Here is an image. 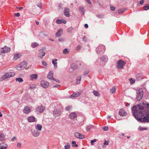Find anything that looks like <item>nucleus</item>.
<instances>
[{
    "label": "nucleus",
    "mask_w": 149,
    "mask_h": 149,
    "mask_svg": "<svg viewBox=\"0 0 149 149\" xmlns=\"http://www.w3.org/2000/svg\"><path fill=\"white\" fill-rule=\"evenodd\" d=\"M58 40L59 42H62L63 40V38H59Z\"/></svg>",
    "instance_id": "nucleus-62"
},
{
    "label": "nucleus",
    "mask_w": 149,
    "mask_h": 149,
    "mask_svg": "<svg viewBox=\"0 0 149 149\" xmlns=\"http://www.w3.org/2000/svg\"><path fill=\"white\" fill-rule=\"evenodd\" d=\"M105 47L103 45L99 46L96 49V52L98 55L101 54L105 51Z\"/></svg>",
    "instance_id": "nucleus-2"
},
{
    "label": "nucleus",
    "mask_w": 149,
    "mask_h": 149,
    "mask_svg": "<svg viewBox=\"0 0 149 149\" xmlns=\"http://www.w3.org/2000/svg\"><path fill=\"white\" fill-rule=\"evenodd\" d=\"M32 109L31 107L29 106H26L24 107L23 110V112L25 114L29 113Z\"/></svg>",
    "instance_id": "nucleus-9"
},
{
    "label": "nucleus",
    "mask_w": 149,
    "mask_h": 149,
    "mask_svg": "<svg viewBox=\"0 0 149 149\" xmlns=\"http://www.w3.org/2000/svg\"><path fill=\"white\" fill-rule=\"evenodd\" d=\"M38 45V44L37 42H33L31 44V46L33 48H35Z\"/></svg>",
    "instance_id": "nucleus-32"
},
{
    "label": "nucleus",
    "mask_w": 149,
    "mask_h": 149,
    "mask_svg": "<svg viewBox=\"0 0 149 149\" xmlns=\"http://www.w3.org/2000/svg\"><path fill=\"white\" fill-rule=\"evenodd\" d=\"M27 63L26 61H23L20 64L16 67V69L18 70H20L24 69L27 66Z\"/></svg>",
    "instance_id": "nucleus-4"
},
{
    "label": "nucleus",
    "mask_w": 149,
    "mask_h": 149,
    "mask_svg": "<svg viewBox=\"0 0 149 149\" xmlns=\"http://www.w3.org/2000/svg\"><path fill=\"white\" fill-rule=\"evenodd\" d=\"M97 141V140L96 139H94L93 140H92L91 141V143L92 145H94V142H96Z\"/></svg>",
    "instance_id": "nucleus-44"
},
{
    "label": "nucleus",
    "mask_w": 149,
    "mask_h": 149,
    "mask_svg": "<svg viewBox=\"0 0 149 149\" xmlns=\"http://www.w3.org/2000/svg\"><path fill=\"white\" fill-rule=\"evenodd\" d=\"M81 48V46L80 45H78L76 47V50H80Z\"/></svg>",
    "instance_id": "nucleus-49"
},
{
    "label": "nucleus",
    "mask_w": 149,
    "mask_h": 149,
    "mask_svg": "<svg viewBox=\"0 0 149 149\" xmlns=\"http://www.w3.org/2000/svg\"><path fill=\"white\" fill-rule=\"evenodd\" d=\"M15 75L14 72H8L5 74L0 79V81H2L6 79L14 77Z\"/></svg>",
    "instance_id": "nucleus-3"
},
{
    "label": "nucleus",
    "mask_w": 149,
    "mask_h": 149,
    "mask_svg": "<svg viewBox=\"0 0 149 149\" xmlns=\"http://www.w3.org/2000/svg\"><path fill=\"white\" fill-rule=\"evenodd\" d=\"M111 10L113 11L115 10V8L114 6H112L110 7Z\"/></svg>",
    "instance_id": "nucleus-56"
},
{
    "label": "nucleus",
    "mask_w": 149,
    "mask_h": 149,
    "mask_svg": "<svg viewBox=\"0 0 149 149\" xmlns=\"http://www.w3.org/2000/svg\"><path fill=\"white\" fill-rule=\"evenodd\" d=\"M79 11H81V12H82L83 14H84V8L83 7H81L79 8Z\"/></svg>",
    "instance_id": "nucleus-38"
},
{
    "label": "nucleus",
    "mask_w": 149,
    "mask_h": 149,
    "mask_svg": "<svg viewBox=\"0 0 149 149\" xmlns=\"http://www.w3.org/2000/svg\"><path fill=\"white\" fill-rule=\"evenodd\" d=\"M72 143L73 145H75V146L73 145V146L74 147L75 146V147H77L78 145L77 144H76V142L75 141H72Z\"/></svg>",
    "instance_id": "nucleus-47"
},
{
    "label": "nucleus",
    "mask_w": 149,
    "mask_h": 149,
    "mask_svg": "<svg viewBox=\"0 0 149 149\" xmlns=\"http://www.w3.org/2000/svg\"><path fill=\"white\" fill-rule=\"evenodd\" d=\"M91 0H86V1L89 4H91V2L90 1Z\"/></svg>",
    "instance_id": "nucleus-57"
},
{
    "label": "nucleus",
    "mask_w": 149,
    "mask_h": 149,
    "mask_svg": "<svg viewBox=\"0 0 149 149\" xmlns=\"http://www.w3.org/2000/svg\"><path fill=\"white\" fill-rule=\"evenodd\" d=\"M84 26L85 28H87L88 27V24H85Z\"/></svg>",
    "instance_id": "nucleus-63"
},
{
    "label": "nucleus",
    "mask_w": 149,
    "mask_h": 149,
    "mask_svg": "<svg viewBox=\"0 0 149 149\" xmlns=\"http://www.w3.org/2000/svg\"><path fill=\"white\" fill-rule=\"evenodd\" d=\"M63 33L62 29L58 30L56 34V36L57 37H59L62 35Z\"/></svg>",
    "instance_id": "nucleus-20"
},
{
    "label": "nucleus",
    "mask_w": 149,
    "mask_h": 149,
    "mask_svg": "<svg viewBox=\"0 0 149 149\" xmlns=\"http://www.w3.org/2000/svg\"><path fill=\"white\" fill-rule=\"evenodd\" d=\"M119 114L122 116H126L127 113L123 109L120 110L119 112Z\"/></svg>",
    "instance_id": "nucleus-16"
},
{
    "label": "nucleus",
    "mask_w": 149,
    "mask_h": 149,
    "mask_svg": "<svg viewBox=\"0 0 149 149\" xmlns=\"http://www.w3.org/2000/svg\"><path fill=\"white\" fill-rule=\"evenodd\" d=\"M66 21L65 20H62V23H63L64 24H66Z\"/></svg>",
    "instance_id": "nucleus-61"
},
{
    "label": "nucleus",
    "mask_w": 149,
    "mask_h": 149,
    "mask_svg": "<svg viewBox=\"0 0 149 149\" xmlns=\"http://www.w3.org/2000/svg\"><path fill=\"white\" fill-rule=\"evenodd\" d=\"M10 50V48L7 46H5L4 47L1 48V53H5L9 52Z\"/></svg>",
    "instance_id": "nucleus-10"
},
{
    "label": "nucleus",
    "mask_w": 149,
    "mask_h": 149,
    "mask_svg": "<svg viewBox=\"0 0 149 149\" xmlns=\"http://www.w3.org/2000/svg\"><path fill=\"white\" fill-rule=\"evenodd\" d=\"M131 84H133L134 82L135 79H130V80Z\"/></svg>",
    "instance_id": "nucleus-43"
},
{
    "label": "nucleus",
    "mask_w": 149,
    "mask_h": 149,
    "mask_svg": "<svg viewBox=\"0 0 149 149\" xmlns=\"http://www.w3.org/2000/svg\"><path fill=\"white\" fill-rule=\"evenodd\" d=\"M92 126L91 125H87L86 126V130L87 131H88L89 130H90L92 127Z\"/></svg>",
    "instance_id": "nucleus-36"
},
{
    "label": "nucleus",
    "mask_w": 149,
    "mask_h": 149,
    "mask_svg": "<svg viewBox=\"0 0 149 149\" xmlns=\"http://www.w3.org/2000/svg\"><path fill=\"white\" fill-rule=\"evenodd\" d=\"M35 127L36 130L38 131H41L42 130V125L40 124H37L35 126Z\"/></svg>",
    "instance_id": "nucleus-21"
},
{
    "label": "nucleus",
    "mask_w": 149,
    "mask_h": 149,
    "mask_svg": "<svg viewBox=\"0 0 149 149\" xmlns=\"http://www.w3.org/2000/svg\"><path fill=\"white\" fill-rule=\"evenodd\" d=\"M57 61V60L56 59L53 60L52 61V63L53 64H54V63H55L56 62H56Z\"/></svg>",
    "instance_id": "nucleus-54"
},
{
    "label": "nucleus",
    "mask_w": 149,
    "mask_h": 149,
    "mask_svg": "<svg viewBox=\"0 0 149 149\" xmlns=\"http://www.w3.org/2000/svg\"><path fill=\"white\" fill-rule=\"evenodd\" d=\"M72 108V107L71 106L69 105L65 107V109L67 111H69Z\"/></svg>",
    "instance_id": "nucleus-39"
},
{
    "label": "nucleus",
    "mask_w": 149,
    "mask_h": 149,
    "mask_svg": "<svg viewBox=\"0 0 149 149\" xmlns=\"http://www.w3.org/2000/svg\"><path fill=\"white\" fill-rule=\"evenodd\" d=\"M38 75L37 74H34L31 75L30 76V78L31 80H33L34 79H36L38 78Z\"/></svg>",
    "instance_id": "nucleus-19"
},
{
    "label": "nucleus",
    "mask_w": 149,
    "mask_h": 149,
    "mask_svg": "<svg viewBox=\"0 0 149 149\" xmlns=\"http://www.w3.org/2000/svg\"><path fill=\"white\" fill-rule=\"evenodd\" d=\"M89 72L90 71L89 70H87L86 71L84 72L83 74V75H84L85 76H88Z\"/></svg>",
    "instance_id": "nucleus-40"
},
{
    "label": "nucleus",
    "mask_w": 149,
    "mask_h": 149,
    "mask_svg": "<svg viewBox=\"0 0 149 149\" xmlns=\"http://www.w3.org/2000/svg\"><path fill=\"white\" fill-rule=\"evenodd\" d=\"M17 8H18L19 10H21L23 8L22 7H17Z\"/></svg>",
    "instance_id": "nucleus-64"
},
{
    "label": "nucleus",
    "mask_w": 149,
    "mask_h": 149,
    "mask_svg": "<svg viewBox=\"0 0 149 149\" xmlns=\"http://www.w3.org/2000/svg\"><path fill=\"white\" fill-rule=\"evenodd\" d=\"M65 149H69L70 148V145L69 144L67 143H66L64 146Z\"/></svg>",
    "instance_id": "nucleus-35"
},
{
    "label": "nucleus",
    "mask_w": 149,
    "mask_h": 149,
    "mask_svg": "<svg viewBox=\"0 0 149 149\" xmlns=\"http://www.w3.org/2000/svg\"><path fill=\"white\" fill-rule=\"evenodd\" d=\"M16 81H18L19 82H22L23 81V79L21 77L17 78L15 79Z\"/></svg>",
    "instance_id": "nucleus-37"
},
{
    "label": "nucleus",
    "mask_w": 149,
    "mask_h": 149,
    "mask_svg": "<svg viewBox=\"0 0 149 149\" xmlns=\"http://www.w3.org/2000/svg\"><path fill=\"white\" fill-rule=\"evenodd\" d=\"M135 118L141 122H149V104L140 103L134 106L132 109Z\"/></svg>",
    "instance_id": "nucleus-1"
},
{
    "label": "nucleus",
    "mask_w": 149,
    "mask_h": 149,
    "mask_svg": "<svg viewBox=\"0 0 149 149\" xmlns=\"http://www.w3.org/2000/svg\"><path fill=\"white\" fill-rule=\"evenodd\" d=\"M41 86L45 88H47L49 86V83L46 81H41Z\"/></svg>",
    "instance_id": "nucleus-13"
},
{
    "label": "nucleus",
    "mask_w": 149,
    "mask_h": 149,
    "mask_svg": "<svg viewBox=\"0 0 149 149\" xmlns=\"http://www.w3.org/2000/svg\"><path fill=\"white\" fill-rule=\"evenodd\" d=\"M73 29V28L71 27L69 28L68 30V32H70Z\"/></svg>",
    "instance_id": "nucleus-48"
},
{
    "label": "nucleus",
    "mask_w": 149,
    "mask_h": 149,
    "mask_svg": "<svg viewBox=\"0 0 149 149\" xmlns=\"http://www.w3.org/2000/svg\"><path fill=\"white\" fill-rule=\"evenodd\" d=\"M116 88L115 86L113 87L112 88L110 89V92L112 93H114L116 92Z\"/></svg>",
    "instance_id": "nucleus-31"
},
{
    "label": "nucleus",
    "mask_w": 149,
    "mask_h": 149,
    "mask_svg": "<svg viewBox=\"0 0 149 149\" xmlns=\"http://www.w3.org/2000/svg\"><path fill=\"white\" fill-rule=\"evenodd\" d=\"M21 55L19 54H15L14 55L13 59L14 60H16L18 59L20 56Z\"/></svg>",
    "instance_id": "nucleus-27"
},
{
    "label": "nucleus",
    "mask_w": 149,
    "mask_h": 149,
    "mask_svg": "<svg viewBox=\"0 0 149 149\" xmlns=\"http://www.w3.org/2000/svg\"><path fill=\"white\" fill-rule=\"evenodd\" d=\"M81 79V77H78L76 79V83L77 84H79L80 83V81Z\"/></svg>",
    "instance_id": "nucleus-33"
},
{
    "label": "nucleus",
    "mask_w": 149,
    "mask_h": 149,
    "mask_svg": "<svg viewBox=\"0 0 149 149\" xmlns=\"http://www.w3.org/2000/svg\"><path fill=\"white\" fill-rule=\"evenodd\" d=\"M53 72L52 71H50L47 75V77L48 79L51 80H55L54 78L53 77Z\"/></svg>",
    "instance_id": "nucleus-15"
},
{
    "label": "nucleus",
    "mask_w": 149,
    "mask_h": 149,
    "mask_svg": "<svg viewBox=\"0 0 149 149\" xmlns=\"http://www.w3.org/2000/svg\"><path fill=\"white\" fill-rule=\"evenodd\" d=\"M54 68L55 69H56L57 68V62H56L54 64Z\"/></svg>",
    "instance_id": "nucleus-53"
},
{
    "label": "nucleus",
    "mask_w": 149,
    "mask_h": 149,
    "mask_svg": "<svg viewBox=\"0 0 149 149\" xmlns=\"http://www.w3.org/2000/svg\"><path fill=\"white\" fill-rule=\"evenodd\" d=\"M47 35L43 32H41L39 34V36L41 38H44L47 36Z\"/></svg>",
    "instance_id": "nucleus-26"
},
{
    "label": "nucleus",
    "mask_w": 149,
    "mask_h": 149,
    "mask_svg": "<svg viewBox=\"0 0 149 149\" xmlns=\"http://www.w3.org/2000/svg\"><path fill=\"white\" fill-rule=\"evenodd\" d=\"M5 139V136L3 133L0 134V140L3 141Z\"/></svg>",
    "instance_id": "nucleus-28"
},
{
    "label": "nucleus",
    "mask_w": 149,
    "mask_h": 149,
    "mask_svg": "<svg viewBox=\"0 0 149 149\" xmlns=\"http://www.w3.org/2000/svg\"><path fill=\"white\" fill-rule=\"evenodd\" d=\"M76 117V114L74 112L72 113L69 115V117L71 119H74Z\"/></svg>",
    "instance_id": "nucleus-22"
},
{
    "label": "nucleus",
    "mask_w": 149,
    "mask_h": 149,
    "mask_svg": "<svg viewBox=\"0 0 149 149\" xmlns=\"http://www.w3.org/2000/svg\"><path fill=\"white\" fill-rule=\"evenodd\" d=\"M31 132L33 136L34 137H37L40 134L39 132L34 130H31Z\"/></svg>",
    "instance_id": "nucleus-14"
},
{
    "label": "nucleus",
    "mask_w": 149,
    "mask_h": 149,
    "mask_svg": "<svg viewBox=\"0 0 149 149\" xmlns=\"http://www.w3.org/2000/svg\"><path fill=\"white\" fill-rule=\"evenodd\" d=\"M147 129L148 128L146 127H142L141 126H139L138 127V130L140 131H143L147 130Z\"/></svg>",
    "instance_id": "nucleus-34"
},
{
    "label": "nucleus",
    "mask_w": 149,
    "mask_h": 149,
    "mask_svg": "<svg viewBox=\"0 0 149 149\" xmlns=\"http://www.w3.org/2000/svg\"><path fill=\"white\" fill-rule=\"evenodd\" d=\"M21 144L20 143H18L17 144V147H20L21 146Z\"/></svg>",
    "instance_id": "nucleus-58"
},
{
    "label": "nucleus",
    "mask_w": 149,
    "mask_h": 149,
    "mask_svg": "<svg viewBox=\"0 0 149 149\" xmlns=\"http://www.w3.org/2000/svg\"><path fill=\"white\" fill-rule=\"evenodd\" d=\"M104 144L106 145H108L109 144V143L108 141L105 140L104 142Z\"/></svg>",
    "instance_id": "nucleus-52"
},
{
    "label": "nucleus",
    "mask_w": 149,
    "mask_h": 149,
    "mask_svg": "<svg viewBox=\"0 0 149 149\" xmlns=\"http://www.w3.org/2000/svg\"><path fill=\"white\" fill-rule=\"evenodd\" d=\"M80 94V93L79 92L74 93L70 96V97L71 98L76 97L79 96Z\"/></svg>",
    "instance_id": "nucleus-23"
},
{
    "label": "nucleus",
    "mask_w": 149,
    "mask_h": 149,
    "mask_svg": "<svg viewBox=\"0 0 149 149\" xmlns=\"http://www.w3.org/2000/svg\"><path fill=\"white\" fill-rule=\"evenodd\" d=\"M45 53L43 51L42 49H40L39 50V53L38 54V57L42 58L45 55Z\"/></svg>",
    "instance_id": "nucleus-11"
},
{
    "label": "nucleus",
    "mask_w": 149,
    "mask_h": 149,
    "mask_svg": "<svg viewBox=\"0 0 149 149\" xmlns=\"http://www.w3.org/2000/svg\"><path fill=\"white\" fill-rule=\"evenodd\" d=\"M27 120L29 122H33L35 121V118L33 116H30L28 118Z\"/></svg>",
    "instance_id": "nucleus-17"
},
{
    "label": "nucleus",
    "mask_w": 149,
    "mask_h": 149,
    "mask_svg": "<svg viewBox=\"0 0 149 149\" xmlns=\"http://www.w3.org/2000/svg\"><path fill=\"white\" fill-rule=\"evenodd\" d=\"M16 137L15 136H14L11 139V141H14L15 140H16Z\"/></svg>",
    "instance_id": "nucleus-55"
},
{
    "label": "nucleus",
    "mask_w": 149,
    "mask_h": 149,
    "mask_svg": "<svg viewBox=\"0 0 149 149\" xmlns=\"http://www.w3.org/2000/svg\"><path fill=\"white\" fill-rule=\"evenodd\" d=\"M125 64V63L122 60H119L117 62L116 67L119 69H123Z\"/></svg>",
    "instance_id": "nucleus-5"
},
{
    "label": "nucleus",
    "mask_w": 149,
    "mask_h": 149,
    "mask_svg": "<svg viewBox=\"0 0 149 149\" xmlns=\"http://www.w3.org/2000/svg\"><path fill=\"white\" fill-rule=\"evenodd\" d=\"M125 10L124 9H120L118 10V12L120 14H121L125 12Z\"/></svg>",
    "instance_id": "nucleus-30"
},
{
    "label": "nucleus",
    "mask_w": 149,
    "mask_h": 149,
    "mask_svg": "<svg viewBox=\"0 0 149 149\" xmlns=\"http://www.w3.org/2000/svg\"><path fill=\"white\" fill-rule=\"evenodd\" d=\"M17 17H19L20 16V14L19 13H15L14 14Z\"/></svg>",
    "instance_id": "nucleus-51"
},
{
    "label": "nucleus",
    "mask_w": 149,
    "mask_h": 149,
    "mask_svg": "<svg viewBox=\"0 0 149 149\" xmlns=\"http://www.w3.org/2000/svg\"><path fill=\"white\" fill-rule=\"evenodd\" d=\"M42 64L45 66H47V63L44 61H42Z\"/></svg>",
    "instance_id": "nucleus-50"
},
{
    "label": "nucleus",
    "mask_w": 149,
    "mask_h": 149,
    "mask_svg": "<svg viewBox=\"0 0 149 149\" xmlns=\"http://www.w3.org/2000/svg\"><path fill=\"white\" fill-rule=\"evenodd\" d=\"M93 93L95 96L98 97L100 96V93L98 91H93Z\"/></svg>",
    "instance_id": "nucleus-29"
},
{
    "label": "nucleus",
    "mask_w": 149,
    "mask_h": 149,
    "mask_svg": "<svg viewBox=\"0 0 149 149\" xmlns=\"http://www.w3.org/2000/svg\"><path fill=\"white\" fill-rule=\"evenodd\" d=\"M103 129L105 131H107L109 130V127L107 126H106L103 127Z\"/></svg>",
    "instance_id": "nucleus-46"
},
{
    "label": "nucleus",
    "mask_w": 149,
    "mask_h": 149,
    "mask_svg": "<svg viewBox=\"0 0 149 149\" xmlns=\"http://www.w3.org/2000/svg\"><path fill=\"white\" fill-rule=\"evenodd\" d=\"M69 12V9L68 8H65L64 10V14L66 16L68 17L70 16V14Z\"/></svg>",
    "instance_id": "nucleus-24"
},
{
    "label": "nucleus",
    "mask_w": 149,
    "mask_h": 149,
    "mask_svg": "<svg viewBox=\"0 0 149 149\" xmlns=\"http://www.w3.org/2000/svg\"><path fill=\"white\" fill-rule=\"evenodd\" d=\"M100 60L102 62H103L104 61L106 62L108 60L107 56H102L100 58Z\"/></svg>",
    "instance_id": "nucleus-25"
},
{
    "label": "nucleus",
    "mask_w": 149,
    "mask_h": 149,
    "mask_svg": "<svg viewBox=\"0 0 149 149\" xmlns=\"http://www.w3.org/2000/svg\"><path fill=\"white\" fill-rule=\"evenodd\" d=\"M143 9L145 10H147L149 9V6H145L143 7Z\"/></svg>",
    "instance_id": "nucleus-45"
},
{
    "label": "nucleus",
    "mask_w": 149,
    "mask_h": 149,
    "mask_svg": "<svg viewBox=\"0 0 149 149\" xmlns=\"http://www.w3.org/2000/svg\"><path fill=\"white\" fill-rule=\"evenodd\" d=\"M56 22L58 24H60L62 23V20L59 19H57L56 20Z\"/></svg>",
    "instance_id": "nucleus-42"
},
{
    "label": "nucleus",
    "mask_w": 149,
    "mask_h": 149,
    "mask_svg": "<svg viewBox=\"0 0 149 149\" xmlns=\"http://www.w3.org/2000/svg\"><path fill=\"white\" fill-rule=\"evenodd\" d=\"M37 6H38L40 8H41V3H39L37 4Z\"/></svg>",
    "instance_id": "nucleus-60"
},
{
    "label": "nucleus",
    "mask_w": 149,
    "mask_h": 149,
    "mask_svg": "<svg viewBox=\"0 0 149 149\" xmlns=\"http://www.w3.org/2000/svg\"><path fill=\"white\" fill-rule=\"evenodd\" d=\"M144 2V1L143 0H141L140 1V4L142 5L143 4V3Z\"/></svg>",
    "instance_id": "nucleus-59"
},
{
    "label": "nucleus",
    "mask_w": 149,
    "mask_h": 149,
    "mask_svg": "<svg viewBox=\"0 0 149 149\" xmlns=\"http://www.w3.org/2000/svg\"><path fill=\"white\" fill-rule=\"evenodd\" d=\"M63 53L64 54H67L68 53V49H64L63 51Z\"/></svg>",
    "instance_id": "nucleus-41"
},
{
    "label": "nucleus",
    "mask_w": 149,
    "mask_h": 149,
    "mask_svg": "<svg viewBox=\"0 0 149 149\" xmlns=\"http://www.w3.org/2000/svg\"><path fill=\"white\" fill-rule=\"evenodd\" d=\"M74 136L76 137L79 139H83L84 138V136L83 135L78 132H75L74 134Z\"/></svg>",
    "instance_id": "nucleus-12"
},
{
    "label": "nucleus",
    "mask_w": 149,
    "mask_h": 149,
    "mask_svg": "<svg viewBox=\"0 0 149 149\" xmlns=\"http://www.w3.org/2000/svg\"><path fill=\"white\" fill-rule=\"evenodd\" d=\"M136 99L139 101L142 99L143 97V93L142 89H140L137 91Z\"/></svg>",
    "instance_id": "nucleus-6"
},
{
    "label": "nucleus",
    "mask_w": 149,
    "mask_h": 149,
    "mask_svg": "<svg viewBox=\"0 0 149 149\" xmlns=\"http://www.w3.org/2000/svg\"><path fill=\"white\" fill-rule=\"evenodd\" d=\"M45 109V108L42 106H38L36 109V111L37 113H42Z\"/></svg>",
    "instance_id": "nucleus-7"
},
{
    "label": "nucleus",
    "mask_w": 149,
    "mask_h": 149,
    "mask_svg": "<svg viewBox=\"0 0 149 149\" xmlns=\"http://www.w3.org/2000/svg\"><path fill=\"white\" fill-rule=\"evenodd\" d=\"M7 147L8 145L6 143H2L1 144L0 149H7Z\"/></svg>",
    "instance_id": "nucleus-18"
},
{
    "label": "nucleus",
    "mask_w": 149,
    "mask_h": 149,
    "mask_svg": "<svg viewBox=\"0 0 149 149\" xmlns=\"http://www.w3.org/2000/svg\"><path fill=\"white\" fill-rule=\"evenodd\" d=\"M62 111L58 109H56L54 111L53 114L55 117H58L62 113Z\"/></svg>",
    "instance_id": "nucleus-8"
}]
</instances>
